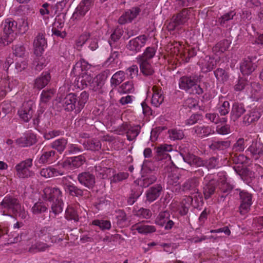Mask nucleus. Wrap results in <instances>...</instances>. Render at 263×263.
<instances>
[{
	"label": "nucleus",
	"mask_w": 263,
	"mask_h": 263,
	"mask_svg": "<svg viewBox=\"0 0 263 263\" xmlns=\"http://www.w3.org/2000/svg\"><path fill=\"white\" fill-rule=\"evenodd\" d=\"M134 215L140 218L149 219L152 216V213L150 210L141 208L135 211Z\"/></svg>",
	"instance_id": "nucleus-52"
},
{
	"label": "nucleus",
	"mask_w": 263,
	"mask_h": 263,
	"mask_svg": "<svg viewBox=\"0 0 263 263\" xmlns=\"http://www.w3.org/2000/svg\"><path fill=\"white\" fill-rule=\"evenodd\" d=\"M106 78L105 74L103 73L97 75L91 81L89 88L95 91L100 90L104 85Z\"/></svg>",
	"instance_id": "nucleus-29"
},
{
	"label": "nucleus",
	"mask_w": 263,
	"mask_h": 263,
	"mask_svg": "<svg viewBox=\"0 0 263 263\" xmlns=\"http://www.w3.org/2000/svg\"><path fill=\"white\" fill-rule=\"evenodd\" d=\"M236 15V13L234 11H231L221 16L218 19V22L220 25H223L228 21L232 20L233 17Z\"/></svg>",
	"instance_id": "nucleus-64"
},
{
	"label": "nucleus",
	"mask_w": 263,
	"mask_h": 263,
	"mask_svg": "<svg viewBox=\"0 0 263 263\" xmlns=\"http://www.w3.org/2000/svg\"><path fill=\"white\" fill-rule=\"evenodd\" d=\"M215 186V181L211 180L203 187V194L205 199L210 198L214 193Z\"/></svg>",
	"instance_id": "nucleus-42"
},
{
	"label": "nucleus",
	"mask_w": 263,
	"mask_h": 263,
	"mask_svg": "<svg viewBox=\"0 0 263 263\" xmlns=\"http://www.w3.org/2000/svg\"><path fill=\"white\" fill-rule=\"evenodd\" d=\"M245 109L242 104L235 103L232 106L231 112L232 119L234 120L237 119L245 112Z\"/></svg>",
	"instance_id": "nucleus-40"
},
{
	"label": "nucleus",
	"mask_w": 263,
	"mask_h": 263,
	"mask_svg": "<svg viewBox=\"0 0 263 263\" xmlns=\"http://www.w3.org/2000/svg\"><path fill=\"white\" fill-rule=\"evenodd\" d=\"M247 151L254 159L257 160L263 155V144L260 141H253Z\"/></svg>",
	"instance_id": "nucleus-22"
},
{
	"label": "nucleus",
	"mask_w": 263,
	"mask_h": 263,
	"mask_svg": "<svg viewBox=\"0 0 263 263\" xmlns=\"http://www.w3.org/2000/svg\"><path fill=\"white\" fill-rule=\"evenodd\" d=\"M47 45L44 35L39 33L33 42L34 52L36 56H41Z\"/></svg>",
	"instance_id": "nucleus-19"
},
{
	"label": "nucleus",
	"mask_w": 263,
	"mask_h": 263,
	"mask_svg": "<svg viewBox=\"0 0 263 263\" xmlns=\"http://www.w3.org/2000/svg\"><path fill=\"white\" fill-rule=\"evenodd\" d=\"M89 67V65L86 61L83 59H81L73 66L72 72H73L74 74L77 75L80 73V71H83L84 70L88 69Z\"/></svg>",
	"instance_id": "nucleus-46"
},
{
	"label": "nucleus",
	"mask_w": 263,
	"mask_h": 263,
	"mask_svg": "<svg viewBox=\"0 0 263 263\" xmlns=\"http://www.w3.org/2000/svg\"><path fill=\"white\" fill-rule=\"evenodd\" d=\"M86 161V158L84 155H80L78 156L67 158L60 165L63 168L68 170H72L79 168L82 166Z\"/></svg>",
	"instance_id": "nucleus-10"
},
{
	"label": "nucleus",
	"mask_w": 263,
	"mask_h": 263,
	"mask_svg": "<svg viewBox=\"0 0 263 263\" xmlns=\"http://www.w3.org/2000/svg\"><path fill=\"white\" fill-rule=\"evenodd\" d=\"M31 211L33 214L39 215L46 212L47 211V207L43 202L38 201L34 204Z\"/></svg>",
	"instance_id": "nucleus-48"
},
{
	"label": "nucleus",
	"mask_w": 263,
	"mask_h": 263,
	"mask_svg": "<svg viewBox=\"0 0 263 263\" xmlns=\"http://www.w3.org/2000/svg\"><path fill=\"white\" fill-rule=\"evenodd\" d=\"M3 26V33L0 43L6 46L12 43L15 38L17 23L8 18L5 20Z\"/></svg>",
	"instance_id": "nucleus-3"
},
{
	"label": "nucleus",
	"mask_w": 263,
	"mask_h": 263,
	"mask_svg": "<svg viewBox=\"0 0 263 263\" xmlns=\"http://www.w3.org/2000/svg\"><path fill=\"white\" fill-rule=\"evenodd\" d=\"M218 185V190L223 194H229L233 189L232 185L227 182L224 176L223 179L221 178L219 181Z\"/></svg>",
	"instance_id": "nucleus-41"
},
{
	"label": "nucleus",
	"mask_w": 263,
	"mask_h": 263,
	"mask_svg": "<svg viewBox=\"0 0 263 263\" xmlns=\"http://www.w3.org/2000/svg\"><path fill=\"white\" fill-rule=\"evenodd\" d=\"M68 178H70L71 177L69 176L64 177L62 179V183L65 192L69 193L71 196H76L77 197L82 196L83 194V190L78 188L71 182H66Z\"/></svg>",
	"instance_id": "nucleus-17"
},
{
	"label": "nucleus",
	"mask_w": 263,
	"mask_h": 263,
	"mask_svg": "<svg viewBox=\"0 0 263 263\" xmlns=\"http://www.w3.org/2000/svg\"><path fill=\"white\" fill-rule=\"evenodd\" d=\"M36 142V135L29 131L26 133L23 136L16 140V143L21 147L31 146Z\"/></svg>",
	"instance_id": "nucleus-18"
},
{
	"label": "nucleus",
	"mask_w": 263,
	"mask_h": 263,
	"mask_svg": "<svg viewBox=\"0 0 263 263\" xmlns=\"http://www.w3.org/2000/svg\"><path fill=\"white\" fill-rule=\"evenodd\" d=\"M170 214L168 211L160 212L155 220V223L164 227L165 230L171 229L174 224V222L170 219Z\"/></svg>",
	"instance_id": "nucleus-15"
},
{
	"label": "nucleus",
	"mask_w": 263,
	"mask_h": 263,
	"mask_svg": "<svg viewBox=\"0 0 263 263\" xmlns=\"http://www.w3.org/2000/svg\"><path fill=\"white\" fill-rule=\"evenodd\" d=\"M230 146V143L228 141L212 140L209 148L213 151H222L226 149Z\"/></svg>",
	"instance_id": "nucleus-38"
},
{
	"label": "nucleus",
	"mask_w": 263,
	"mask_h": 263,
	"mask_svg": "<svg viewBox=\"0 0 263 263\" xmlns=\"http://www.w3.org/2000/svg\"><path fill=\"white\" fill-rule=\"evenodd\" d=\"M192 132L193 135L203 138L213 134L214 128L211 126L198 125L194 127L192 129Z\"/></svg>",
	"instance_id": "nucleus-20"
},
{
	"label": "nucleus",
	"mask_w": 263,
	"mask_h": 263,
	"mask_svg": "<svg viewBox=\"0 0 263 263\" xmlns=\"http://www.w3.org/2000/svg\"><path fill=\"white\" fill-rule=\"evenodd\" d=\"M172 150V145L166 144H162L156 148L157 159L162 168L168 167V168H171L173 167V162L171 156L168 154Z\"/></svg>",
	"instance_id": "nucleus-4"
},
{
	"label": "nucleus",
	"mask_w": 263,
	"mask_h": 263,
	"mask_svg": "<svg viewBox=\"0 0 263 263\" xmlns=\"http://www.w3.org/2000/svg\"><path fill=\"white\" fill-rule=\"evenodd\" d=\"M50 247V245L41 241H37L34 245H32L29 249V251L31 253H36L38 252H43Z\"/></svg>",
	"instance_id": "nucleus-43"
},
{
	"label": "nucleus",
	"mask_w": 263,
	"mask_h": 263,
	"mask_svg": "<svg viewBox=\"0 0 263 263\" xmlns=\"http://www.w3.org/2000/svg\"><path fill=\"white\" fill-rule=\"evenodd\" d=\"M156 49L154 47H148L146 48L143 53L139 55L137 60H145V61H150L154 57L156 53Z\"/></svg>",
	"instance_id": "nucleus-45"
},
{
	"label": "nucleus",
	"mask_w": 263,
	"mask_h": 263,
	"mask_svg": "<svg viewBox=\"0 0 263 263\" xmlns=\"http://www.w3.org/2000/svg\"><path fill=\"white\" fill-rule=\"evenodd\" d=\"M35 109V104L31 100L23 103L18 110L20 118L24 122H28L32 118Z\"/></svg>",
	"instance_id": "nucleus-9"
},
{
	"label": "nucleus",
	"mask_w": 263,
	"mask_h": 263,
	"mask_svg": "<svg viewBox=\"0 0 263 263\" xmlns=\"http://www.w3.org/2000/svg\"><path fill=\"white\" fill-rule=\"evenodd\" d=\"M202 71L207 72L211 71L216 65V60L209 56H206L200 61Z\"/></svg>",
	"instance_id": "nucleus-34"
},
{
	"label": "nucleus",
	"mask_w": 263,
	"mask_h": 263,
	"mask_svg": "<svg viewBox=\"0 0 263 263\" xmlns=\"http://www.w3.org/2000/svg\"><path fill=\"white\" fill-rule=\"evenodd\" d=\"M137 62L139 65L140 71L144 76H150L154 73L155 70L151 61L137 60Z\"/></svg>",
	"instance_id": "nucleus-27"
},
{
	"label": "nucleus",
	"mask_w": 263,
	"mask_h": 263,
	"mask_svg": "<svg viewBox=\"0 0 263 263\" xmlns=\"http://www.w3.org/2000/svg\"><path fill=\"white\" fill-rule=\"evenodd\" d=\"M125 79V72L123 71H119L112 76L110 80L111 85L117 86L122 82Z\"/></svg>",
	"instance_id": "nucleus-47"
},
{
	"label": "nucleus",
	"mask_w": 263,
	"mask_h": 263,
	"mask_svg": "<svg viewBox=\"0 0 263 263\" xmlns=\"http://www.w3.org/2000/svg\"><path fill=\"white\" fill-rule=\"evenodd\" d=\"M77 98L72 93L67 95L63 101V105L67 111H72L74 109L76 110Z\"/></svg>",
	"instance_id": "nucleus-28"
},
{
	"label": "nucleus",
	"mask_w": 263,
	"mask_h": 263,
	"mask_svg": "<svg viewBox=\"0 0 263 263\" xmlns=\"http://www.w3.org/2000/svg\"><path fill=\"white\" fill-rule=\"evenodd\" d=\"M169 137L173 140H180L184 137V134L182 130L178 129H172L168 130Z\"/></svg>",
	"instance_id": "nucleus-55"
},
{
	"label": "nucleus",
	"mask_w": 263,
	"mask_h": 263,
	"mask_svg": "<svg viewBox=\"0 0 263 263\" xmlns=\"http://www.w3.org/2000/svg\"><path fill=\"white\" fill-rule=\"evenodd\" d=\"M183 160L191 165L201 166L204 165L203 161L199 157L191 154L183 157Z\"/></svg>",
	"instance_id": "nucleus-37"
},
{
	"label": "nucleus",
	"mask_w": 263,
	"mask_h": 263,
	"mask_svg": "<svg viewBox=\"0 0 263 263\" xmlns=\"http://www.w3.org/2000/svg\"><path fill=\"white\" fill-rule=\"evenodd\" d=\"M13 86L8 80H3L0 85V99L3 98L8 91L12 90Z\"/></svg>",
	"instance_id": "nucleus-53"
},
{
	"label": "nucleus",
	"mask_w": 263,
	"mask_h": 263,
	"mask_svg": "<svg viewBox=\"0 0 263 263\" xmlns=\"http://www.w3.org/2000/svg\"><path fill=\"white\" fill-rule=\"evenodd\" d=\"M200 81V76L194 74L181 77L179 81V86L181 89L190 93L201 95L203 93L202 88L198 85Z\"/></svg>",
	"instance_id": "nucleus-2"
},
{
	"label": "nucleus",
	"mask_w": 263,
	"mask_h": 263,
	"mask_svg": "<svg viewBox=\"0 0 263 263\" xmlns=\"http://www.w3.org/2000/svg\"><path fill=\"white\" fill-rule=\"evenodd\" d=\"M239 193L240 204L239 212L241 215H245L249 212L250 206L253 203L252 195L245 190H236Z\"/></svg>",
	"instance_id": "nucleus-8"
},
{
	"label": "nucleus",
	"mask_w": 263,
	"mask_h": 263,
	"mask_svg": "<svg viewBox=\"0 0 263 263\" xmlns=\"http://www.w3.org/2000/svg\"><path fill=\"white\" fill-rule=\"evenodd\" d=\"M134 91V85L132 82L127 81L123 83L118 89L120 94L132 93Z\"/></svg>",
	"instance_id": "nucleus-50"
},
{
	"label": "nucleus",
	"mask_w": 263,
	"mask_h": 263,
	"mask_svg": "<svg viewBox=\"0 0 263 263\" xmlns=\"http://www.w3.org/2000/svg\"><path fill=\"white\" fill-rule=\"evenodd\" d=\"M163 190L160 184H156L149 189L146 192V200L152 202L156 200L160 195Z\"/></svg>",
	"instance_id": "nucleus-25"
},
{
	"label": "nucleus",
	"mask_w": 263,
	"mask_h": 263,
	"mask_svg": "<svg viewBox=\"0 0 263 263\" xmlns=\"http://www.w3.org/2000/svg\"><path fill=\"white\" fill-rule=\"evenodd\" d=\"M257 65L253 63L250 58L245 59L240 64V70L243 74H251L256 68Z\"/></svg>",
	"instance_id": "nucleus-31"
},
{
	"label": "nucleus",
	"mask_w": 263,
	"mask_h": 263,
	"mask_svg": "<svg viewBox=\"0 0 263 263\" xmlns=\"http://www.w3.org/2000/svg\"><path fill=\"white\" fill-rule=\"evenodd\" d=\"M83 151L81 146L77 144L69 143L67 145L66 153L67 155H74Z\"/></svg>",
	"instance_id": "nucleus-56"
},
{
	"label": "nucleus",
	"mask_w": 263,
	"mask_h": 263,
	"mask_svg": "<svg viewBox=\"0 0 263 263\" xmlns=\"http://www.w3.org/2000/svg\"><path fill=\"white\" fill-rule=\"evenodd\" d=\"M64 174V172L61 170L52 167L51 166H48L43 168L40 171V175L45 178H49L58 176H62Z\"/></svg>",
	"instance_id": "nucleus-32"
},
{
	"label": "nucleus",
	"mask_w": 263,
	"mask_h": 263,
	"mask_svg": "<svg viewBox=\"0 0 263 263\" xmlns=\"http://www.w3.org/2000/svg\"><path fill=\"white\" fill-rule=\"evenodd\" d=\"M88 99V94L86 91L82 92L77 98L76 112H79L83 108Z\"/></svg>",
	"instance_id": "nucleus-44"
},
{
	"label": "nucleus",
	"mask_w": 263,
	"mask_h": 263,
	"mask_svg": "<svg viewBox=\"0 0 263 263\" xmlns=\"http://www.w3.org/2000/svg\"><path fill=\"white\" fill-rule=\"evenodd\" d=\"M199 178L194 177L187 179L182 185L181 189L183 192H189L191 194L198 193L199 192Z\"/></svg>",
	"instance_id": "nucleus-12"
},
{
	"label": "nucleus",
	"mask_w": 263,
	"mask_h": 263,
	"mask_svg": "<svg viewBox=\"0 0 263 263\" xmlns=\"http://www.w3.org/2000/svg\"><path fill=\"white\" fill-rule=\"evenodd\" d=\"M25 51V48L22 44H16L13 48V53L16 57H23Z\"/></svg>",
	"instance_id": "nucleus-63"
},
{
	"label": "nucleus",
	"mask_w": 263,
	"mask_h": 263,
	"mask_svg": "<svg viewBox=\"0 0 263 263\" xmlns=\"http://www.w3.org/2000/svg\"><path fill=\"white\" fill-rule=\"evenodd\" d=\"M214 74L216 79L220 81L224 82L228 79V75L226 71L222 68H217L214 71Z\"/></svg>",
	"instance_id": "nucleus-59"
},
{
	"label": "nucleus",
	"mask_w": 263,
	"mask_h": 263,
	"mask_svg": "<svg viewBox=\"0 0 263 263\" xmlns=\"http://www.w3.org/2000/svg\"><path fill=\"white\" fill-rule=\"evenodd\" d=\"M20 204L17 199L11 196H6L0 203V210L6 209L13 213L16 209L20 208Z\"/></svg>",
	"instance_id": "nucleus-14"
},
{
	"label": "nucleus",
	"mask_w": 263,
	"mask_h": 263,
	"mask_svg": "<svg viewBox=\"0 0 263 263\" xmlns=\"http://www.w3.org/2000/svg\"><path fill=\"white\" fill-rule=\"evenodd\" d=\"M68 140L65 138H61L56 139L50 144L52 148L57 150L60 154H62L66 147Z\"/></svg>",
	"instance_id": "nucleus-36"
},
{
	"label": "nucleus",
	"mask_w": 263,
	"mask_h": 263,
	"mask_svg": "<svg viewBox=\"0 0 263 263\" xmlns=\"http://www.w3.org/2000/svg\"><path fill=\"white\" fill-rule=\"evenodd\" d=\"M55 152L53 150L49 151H42V154L37 160V163L40 164H50L55 160Z\"/></svg>",
	"instance_id": "nucleus-30"
},
{
	"label": "nucleus",
	"mask_w": 263,
	"mask_h": 263,
	"mask_svg": "<svg viewBox=\"0 0 263 263\" xmlns=\"http://www.w3.org/2000/svg\"><path fill=\"white\" fill-rule=\"evenodd\" d=\"M50 78V74L48 72H43L39 78L36 79L34 87L39 89H42L48 84Z\"/></svg>",
	"instance_id": "nucleus-35"
},
{
	"label": "nucleus",
	"mask_w": 263,
	"mask_h": 263,
	"mask_svg": "<svg viewBox=\"0 0 263 263\" xmlns=\"http://www.w3.org/2000/svg\"><path fill=\"white\" fill-rule=\"evenodd\" d=\"M92 224L98 226L102 230H109L111 226L109 221L103 220H95Z\"/></svg>",
	"instance_id": "nucleus-58"
},
{
	"label": "nucleus",
	"mask_w": 263,
	"mask_h": 263,
	"mask_svg": "<svg viewBox=\"0 0 263 263\" xmlns=\"http://www.w3.org/2000/svg\"><path fill=\"white\" fill-rule=\"evenodd\" d=\"M132 229L133 230H137L139 233L142 234H147L155 232L156 228L154 226L148 225L145 223H138L132 226Z\"/></svg>",
	"instance_id": "nucleus-33"
},
{
	"label": "nucleus",
	"mask_w": 263,
	"mask_h": 263,
	"mask_svg": "<svg viewBox=\"0 0 263 263\" xmlns=\"http://www.w3.org/2000/svg\"><path fill=\"white\" fill-rule=\"evenodd\" d=\"M95 0H83L77 6L71 18L79 20L89 11Z\"/></svg>",
	"instance_id": "nucleus-11"
},
{
	"label": "nucleus",
	"mask_w": 263,
	"mask_h": 263,
	"mask_svg": "<svg viewBox=\"0 0 263 263\" xmlns=\"http://www.w3.org/2000/svg\"><path fill=\"white\" fill-rule=\"evenodd\" d=\"M83 145L85 149L93 151H99L101 147V143L97 139L87 140L83 143Z\"/></svg>",
	"instance_id": "nucleus-39"
},
{
	"label": "nucleus",
	"mask_w": 263,
	"mask_h": 263,
	"mask_svg": "<svg viewBox=\"0 0 263 263\" xmlns=\"http://www.w3.org/2000/svg\"><path fill=\"white\" fill-rule=\"evenodd\" d=\"M147 39L145 35H139L130 40L127 45V48L134 53H137L140 51L141 48L145 45Z\"/></svg>",
	"instance_id": "nucleus-13"
},
{
	"label": "nucleus",
	"mask_w": 263,
	"mask_h": 263,
	"mask_svg": "<svg viewBox=\"0 0 263 263\" xmlns=\"http://www.w3.org/2000/svg\"><path fill=\"white\" fill-rule=\"evenodd\" d=\"M164 173H167V183L172 185H176L179 182L180 178L179 174L178 173L177 171L174 164H173V167L171 168H168V167L163 168Z\"/></svg>",
	"instance_id": "nucleus-21"
},
{
	"label": "nucleus",
	"mask_w": 263,
	"mask_h": 263,
	"mask_svg": "<svg viewBox=\"0 0 263 263\" xmlns=\"http://www.w3.org/2000/svg\"><path fill=\"white\" fill-rule=\"evenodd\" d=\"M33 159L27 158L16 164L14 169L16 176L20 179H26L33 176L34 172L31 170Z\"/></svg>",
	"instance_id": "nucleus-5"
},
{
	"label": "nucleus",
	"mask_w": 263,
	"mask_h": 263,
	"mask_svg": "<svg viewBox=\"0 0 263 263\" xmlns=\"http://www.w3.org/2000/svg\"><path fill=\"white\" fill-rule=\"evenodd\" d=\"M157 180V177L155 175H149L144 177L140 181V185L143 187H147L149 185L154 183Z\"/></svg>",
	"instance_id": "nucleus-61"
},
{
	"label": "nucleus",
	"mask_w": 263,
	"mask_h": 263,
	"mask_svg": "<svg viewBox=\"0 0 263 263\" xmlns=\"http://www.w3.org/2000/svg\"><path fill=\"white\" fill-rule=\"evenodd\" d=\"M140 9L138 7H134L127 10L119 18L118 22L121 24H124L130 22L139 13Z\"/></svg>",
	"instance_id": "nucleus-23"
},
{
	"label": "nucleus",
	"mask_w": 263,
	"mask_h": 263,
	"mask_svg": "<svg viewBox=\"0 0 263 263\" xmlns=\"http://www.w3.org/2000/svg\"><path fill=\"white\" fill-rule=\"evenodd\" d=\"M190 10L183 9L181 12L174 15L167 28L169 31H173L178 29L180 26L184 25L189 18Z\"/></svg>",
	"instance_id": "nucleus-7"
},
{
	"label": "nucleus",
	"mask_w": 263,
	"mask_h": 263,
	"mask_svg": "<svg viewBox=\"0 0 263 263\" xmlns=\"http://www.w3.org/2000/svg\"><path fill=\"white\" fill-rule=\"evenodd\" d=\"M33 232L31 231L22 232L20 235L14 238V241L17 242L23 240H28L31 238Z\"/></svg>",
	"instance_id": "nucleus-62"
},
{
	"label": "nucleus",
	"mask_w": 263,
	"mask_h": 263,
	"mask_svg": "<svg viewBox=\"0 0 263 263\" xmlns=\"http://www.w3.org/2000/svg\"><path fill=\"white\" fill-rule=\"evenodd\" d=\"M153 96L151 103L155 107L159 106L164 101V96L161 88L154 86L152 88Z\"/></svg>",
	"instance_id": "nucleus-26"
},
{
	"label": "nucleus",
	"mask_w": 263,
	"mask_h": 263,
	"mask_svg": "<svg viewBox=\"0 0 263 263\" xmlns=\"http://www.w3.org/2000/svg\"><path fill=\"white\" fill-rule=\"evenodd\" d=\"M261 117V112L257 108H253L249 111L243 117V123L249 125L256 122Z\"/></svg>",
	"instance_id": "nucleus-24"
},
{
	"label": "nucleus",
	"mask_w": 263,
	"mask_h": 263,
	"mask_svg": "<svg viewBox=\"0 0 263 263\" xmlns=\"http://www.w3.org/2000/svg\"><path fill=\"white\" fill-rule=\"evenodd\" d=\"M230 42L228 40H223L218 42L213 48L216 52H223L229 47Z\"/></svg>",
	"instance_id": "nucleus-51"
},
{
	"label": "nucleus",
	"mask_w": 263,
	"mask_h": 263,
	"mask_svg": "<svg viewBox=\"0 0 263 263\" xmlns=\"http://www.w3.org/2000/svg\"><path fill=\"white\" fill-rule=\"evenodd\" d=\"M260 91L261 86L259 83L253 82L251 84V93L254 99L257 100L261 97L259 95Z\"/></svg>",
	"instance_id": "nucleus-54"
},
{
	"label": "nucleus",
	"mask_w": 263,
	"mask_h": 263,
	"mask_svg": "<svg viewBox=\"0 0 263 263\" xmlns=\"http://www.w3.org/2000/svg\"><path fill=\"white\" fill-rule=\"evenodd\" d=\"M79 183L88 189L92 188L96 183L95 176L89 172H84L78 175Z\"/></svg>",
	"instance_id": "nucleus-16"
},
{
	"label": "nucleus",
	"mask_w": 263,
	"mask_h": 263,
	"mask_svg": "<svg viewBox=\"0 0 263 263\" xmlns=\"http://www.w3.org/2000/svg\"><path fill=\"white\" fill-rule=\"evenodd\" d=\"M54 93V91L53 89L43 90L42 92L40 97V102L39 104L40 108L37 110V116L33 120L34 124L38 125L45 118L46 114L43 115L44 118H42V115L46 108L47 103L52 98Z\"/></svg>",
	"instance_id": "nucleus-6"
},
{
	"label": "nucleus",
	"mask_w": 263,
	"mask_h": 263,
	"mask_svg": "<svg viewBox=\"0 0 263 263\" xmlns=\"http://www.w3.org/2000/svg\"><path fill=\"white\" fill-rule=\"evenodd\" d=\"M65 218L68 220H73L74 221H78L79 217L77 210L72 206H68L66 210Z\"/></svg>",
	"instance_id": "nucleus-49"
},
{
	"label": "nucleus",
	"mask_w": 263,
	"mask_h": 263,
	"mask_svg": "<svg viewBox=\"0 0 263 263\" xmlns=\"http://www.w3.org/2000/svg\"><path fill=\"white\" fill-rule=\"evenodd\" d=\"M51 231L52 229L50 227H43L40 230L38 235L40 237L43 238L46 241H48V239L52 235Z\"/></svg>",
	"instance_id": "nucleus-60"
},
{
	"label": "nucleus",
	"mask_w": 263,
	"mask_h": 263,
	"mask_svg": "<svg viewBox=\"0 0 263 263\" xmlns=\"http://www.w3.org/2000/svg\"><path fill=\"white\" fill-rule=\"evenodd\" d=\"M193 201V198L190 197H186L181 202L182 210L180 211V213L182 215H185L189 211V209Z\"/></svg>",
	"instance_id": "nucleus-57"
},
{
	"label": "nucleus",
	"mask_w": 263,
	"mask_h": 263,
	"mask_svg": "<svg viewBox=\"0 0 263 263\" xmlns=\"http://www.w3.org/2000/svg\"><path fill=\"white\" fill-rule=\"evenodd\" d=\"M62 192L57 186H46L41 192V197L44 201L52 202L51 211L58 215L63 211L64 203Z\"/></svg>",
	"instance_id": "nucleus-1"
}]
</instances>
